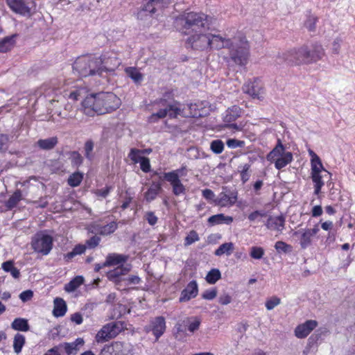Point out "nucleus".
Masks as SVG:
<instances>
[{"instance_id": "nucleus-1", "label": "nucleus", "mask_w": 355, "mask_h": 355, "mask_svg": "<svg viewBox=\"0 0 355 355\" xmlns=\"http://www.w3.org/2000/svg\"><path fill=\"white\" fill-rule=\"evenodd\" d=\"M120 105V99L112 92L91 94L82 103L85 114L89 116L94 113L104 114L112 112Z\"/></svg>"}, {"instance_id": "nucleus-2", "label": "nucleus", "mask_w": 355, "mask_h": 355, "mask_svg": "<svg viewBox=\"0 0 355 355\" xmlns=\"http://www.w3.org/2000/svg\"><path fill=\"white\" fill-rule=\"evenodd\" d=\"M175 23L179 31L184 35L201 32L202 28H209L207 15L202 12L184 13L178 17Z\"/></svg>"}, {"instance_id": "nucleus-3", "label": "nucleus", "mask_w": 355, "mask_h": 355, "mask_svg": "<svg viewBox=\"0 0 355 355\" xmlns=\"http://www.w3.org/2000/svg\"><path fill=\"white\" fill-rule=\"evenodd\" d=\"M73 73L80 77L102 76V61L94 55L78 57L72 65Z\"/></svg>"}, {"instance_id": "nucleus-4", "label": "nucleus", "mask_w": 355, "mask_h": 355, "mask_svg": "<svg viewBox=\"0 0 355 355\" xmlns=\"http://www.w3.org/2000/svg\"><path fill=\"white\" fill-rule=\"evenodd\" d=\"M235 37L236 43L229 49L230 58L228 62H232L234 64L241 67L245 66L250 56V46L246 37L242 33H239L238 36Z\"/></svg>"}, {"instance_id": "nucleus-5", "label": "nucleus", "mask_w": 355, "mask_h": 355, "mask_svg": "<svg viewBox=\"0 0 355 355\" xmlns=\"http://www.w3.org/2000/svg\"><path fill=\"white\" fill-rule=\"evenodd\" d=\"M306 46L298 49H292L282 53H279L276 62L277 64H286L288 65L307 64L306 59Z\"/></svg>"}, {"instance_id": "nucleus-6", "label": "nucleus", "mask_w": 355, "mask_h": 355, "mask_svg": "<svg viewBox=\"0 0 355 355\" xmlns=\"http://www.w3.org/2000/svg\"><path fill=\"white\" fill-rule=\"evenodd\" d=\"M159 103L164 108H160L157 112L153 113L149 118L150 122L154 123L157 121V119H164L167 115L170 118H175L178 115L181 114L180 105L178 101L161 98Z\"/></svg>"}, {"instance_id": "nucleus-7", "label": "nucleus", "mask_w": 355, "mask_h": 355, "mask_svg": "<svg viewBox=\"0 0 355 355\" xmlns=\"http://www.w3.org/2000/svg\"><path fill=\"white\" fill-rule=\"evenodd\" d=\"M31 246L35 252L47 255L53 247V238L43 233H37L32 239Z\"/></svg>"}, {"instance_id": "nucleus-8", "label": "nucleus", "mask_w": 355, "mask_h": 355, "mask_svg": "<svg viewBox=\"0 0 355 355\" xmlns=\"http://www.w3.org/2000/svg\"><path fill=\"white\" fill-rule=\"evenodd\" d=\"M180 171V170H176L168 173H164L163 176H159V180H165L170 182L172 187L173 193L176 196L185 194L186 193V188L179 178Z\"/></svg>"}, {"instance_id": "nucleus-9", "label": "nucleus", "mask_w": 355, "mask_h": 355, "mask_svg": "<svg viewBox=\"0 0 355 355\" xmlns=\"http://www.w3.org/2000/svg\"><path fill=\"white\" fill-rule=\"evenodd\" d=\"M311 175L312 181L314 183V193L318 195L324 184L322 179L327 176H331V173L323 167L322 164L320 165V167L318 165L313 164L311 166Z\"/></svg>"}, {"instance_id": "nucleus-10", "label": "nucleus", "mask_w": 355, "mask_h": 355, "mask_svg": "<svg viewBox=\"0 0 355 355\" xmlns=\"http://www.w3.org/2000/svg\"><path fill=\"white\" fill-rule=\"evenodd\" d=\"M190 35L186 41L188 47L198 51L209 49V33L203 34L201 32H198Z\"/></svg>"}, {"instance_id": "nucleus-11", "label": "nucleus", "mask_w": 355, "mask_h": 355, "mask_svg": "<svg viewBox=\"0 0 355 355\" xmlns=\"http://www.w3.org/2000/svg\"><path fill=\"white\" fill-rule=\"evenodd\" d=\"M171 2V0H148L141 6L137 13V17L141 18L145 13H148L150 15L155 14L166 7Z\"/></svg>"}, {"instance_id": "nucleus-12", "label": "nucleus", "mask_w": 355, "mask_h": 355, "mask_svg": "<svg viewBox=\"0 0 355 355\" xmlns=\"http://www.w3.org/2000/svg\"><path fill=\"white\" fill-rule=\"evenodd\" d=\"M121 331V327L115 323L110 322L103 326L97 333L96 340L98 343L107 341L116 337Z\"/></svg>"}, {"instance_id": "nucleus-13", "label": "nucleus", "mask_w": 355, "mask_h": 355, "mask_svg": "<svg viewBox=\"0 0 355 355\" xmlns=\"http://www.w3.org/2000/svg\"><path fill=\"white\" fill-rule=\"evenodd\" d=\"M236 43V37L232 39L223 37L219 35L209 33V49H222L224 48L230 49Z\"/></svg>"}, {"instance_id": "nucleus-14", "label": "nucleus", "mask_w": 355, "mask_h": 355, "mask_svg": "<svg viewBox=\"0 0 355 355\" xmlns=\"http://www.w3.org/2000/svg\"><path fill=\"white\" fill-rule=\"evenodd\" d=\"M166 328L165 318L163 316H157L150 320L149 326L146 327V331H152L155 340L157 341L164 334Z\"/></svg>"}, {"instance_id": "nucleus-15", "label": "nucleus", "mask_w": 355, "mask_h": 355, "mask_svg": "<svg viewBox=\"0 0 355 355\" xmlns=\"http://www.w3.org/2000/svg\"><path fill=\"white\" fill-rule=\"evenodd\" d=\"M242 109L237 105H233L226 110V114L224 116V122L230 124L227 127L236 130H240L241 128L236 123H233L239 117L241 116Z\"/></svg>"}, {"instance_id": "nucleus-16", "label": "nucleus", "mask_w": 355, "mask_h": 355, "mask_svg": "<svg viewBox=\"0 0 355 355\" xmlns=\"http://www.w3.org/2000/svg\"><path fill=\"white\" fill-rule=\"evenodd\" d=\"M102 61V73L107 71H114L121 62L114 52L106 53L100 56Z\"/></svg>"}, {"instance_id": "nucleus-17", "label": "nucleus", "mask_w": 355, "mask_h": 355, "mask_svg": "<svg viewBox=\"0 0 355 355\" xmlns=\"http://www.w3.org/2000/svg\"><path fill=\"white\" fill-rule=\"evenodd\" d=\"M243 91L252 98H260L263 94V86L259 78L249 81L243 86Z\"/></svg>"}, {"instance_id": "nucleus-18", "label": "nucleus", "mask_w": 355, "mask_h": 355, "mask_svg": "<svg viewBox=\"0 0 355 355\" xmlns=\"http://www.w3.org/2000/svg\"><path fill=\"white\" fill-rule=\"evenodd\" d=\"M306 51L305 55L307 64L317 62L322 59L324 55L322 46L318 43L313 44L311 48L306 46Z\"/></svg>"}, {"instance_id": "nucleus-19", "label": "nucleus", "mask_w": 355, "mask_h": 355, "mask_svg": "<svg viewBox=\"0 0 355 355\" xmlns=\"http://www.w3.org/2000/svg\"><path fill=\"white\" fill-rule=\"evenodd\" d=\"M237 200V192L236 191H222L214 200V203L220 207H227L233 205Z\"/></svg>"}, {"instance_id": "nucleus-20", "label": "nucleus", "mask_w": 355, "mask_h": 355, "mask_svg": "<svg viewBox=\"0 0 355 355\" xmlns=\"http://www.w3.org/2000/svg\"><path fill=\"white\" fill-rule=\"evenodd\" d=\"M318 324L316 320H306L305 322L296 327L295 336L298 338H304L318 326Z\"/></svg>"}, {"instance_id": "nucleus-21", "label": "nucleus", "mask_w": 355, "mask_h": 355, "mask_svg": "<svg viewBox=\"0 0 355 355\" xmlns=\"http://www.w3.org/2000/svg\"><path fill=\"white\" fill-rule=\"evenodd\" d=\"M88 90L86 87L84 86L82 82H78L73 88L69 92L68 98L73 101H76L83 98V101L86 98Z\"/></svg>"}, {"instance_id": "nucleus-22", "label": "nucleus", "mask_w": 355, "mask_h": 355, "mask_svg": "<svg viewBox=\"0 0 355 355\" xmlns=\"http://www.w3.org/2000/svg\"><path fill=\"white\" fill-rule=\"evenodd\" d=\"M198 293V288L196 281L190 282L187 287L181 292L180 302H187L194 298Z\"/></svg>"}, {"instance_id": "nucleus-23", "label": "nucleus", "mask_w": 355, "mask_h": 355, "mask_svg": "<svg viewBox=\"0 0 355 355\" xmlns=\"http://www.w3.org/2000/svg\"><path fill=\"white\" fill-rule=\"evenodd\" d=\"M268 229L282 232L285 227V218L280 215L278 216H270L266 223Z\"/></svg>"}, {"instance_id": "nucleus-24", "label": "nucleus", "mask_w": 355, "mask_h": 355, "mask_svg": "<svg viewBox=\"0 0 355 355\" xmlns=\"http://www.w3.org/2000/svg\"><path fill=\"white\" fill-rule=\"evenodd\" d=\"M83 344V339L78 338L74 342L64 343L59 345L58 347H60V351L63 349L67 355H75L79 351V347Z\"/></svg>"}, {"instance_id": "nucleus-25", "label": "nucleus", "mask_w": 355, "mask_h": 355, "mask_svg": "<svg viewBox=\"0 0 355 355\" xmlns=\"http://www.w3.org/2000/svg\"><path fill=\"white\" fill-rule=\"evenodd\" d=\"M9 8L15 12L25 15L30 12V9L24 0H6Z\"/></svg>"}, {"instance_id": "nucleus-26", "label": "nucleus", "mask_w": 355, "mask_h": 355, "mask_svg": "<svg viewBox=\"0 0 355 355\" xmlns=\"http://www.w3.org/2000/svg\"><path fill=\"white\" fill-rule=\"evenodd\" d=\"M130 270V266H123L116 267L114 270H110L107 273V278L113 282H118L122 279V277L126 275Z\"/></svg>"}, {"instance_id": "nucleus-27", "label": "nucleus", "mask_w": 355, "mask_h": 355, "mask_svg": "<svg viewBox=\"0 0 355 355\" xmlns=\"http://www.w3.org/2000/svg\"><path fill=\"white\" fill-rule=\"evenodd\" d=\"M128 257L123 254L116 253L109 254L104 262V266H114L118 265L123 266V263L127 261Z\"/></svg>"}, {"instance_id": "nucleus-28", "label": "nucleus", "mask_w": 355, "mask_h": 355, "mask_svg": "<svg viewBox=\"0 0 355 355\" xmlns=\"http://www.w3.org/2000/svg\"><path fill=\"white\" fill-rule=\"evenodd\" d=\"M162 190V184L159 182L153 181L147 191L144 193V198L146 201L150 202L156 198L157 196Z\"/></svg>"}, {"instance_id": "nucleus-29", "label": "nucleus", "mask_w": 355, "mask_h": 355, "mask_svg": "<svg viewBox=\"0 0 355 355\" xmlns=\"http://www.w3.org/2000/svg\"><path fill=\"white\" fill-rule=\"evenodd\" d=\"M17 34H13L10 36L5 37L0 41V53H6L10 51L16 43Z\"/></svg>"}, {"instance_id": "nucleus-30", "label": "nucleus", "mask_w": 355, "mask_h": 355, "mask_svg": "<svg viewBox=\"0 0 355 355\" xmlns=\"http://www.w3.org/2000/svg\"><path fill=\"white\" fill-rule=\"evenodd\" d=\"M142 150L135 149V164L139 163L140 168L144 172H149L150 171V160L148 158L140 156V153Z\"/></svg>"}, {"instance_id": "nucleus-31", "label": "nucleus", "mask_w": 355, "mask_h": 355, "mask_svg": "<svg viewBox=\"0 0 355 355\" xmlns=\"http://www.w3.org/2000/svg\"><path fill=\"white\" fill-rule=\"evenodd\" d=\"M233 221V218L229 216H225L223 214L213 215L208 218V223L211 225L218 224H230Z\"/></svg>"}, {"instance_id": "nucleus-32", "label": "nucleus", "mask_w": 355, "mask_h": 355, "mask_svg": "<svg viewBox=\"0 0 355 355\" xmlns=\"http://www.w3.org/2000/svg\"><path fill=\"white\" fill-rule=\"evenodd\" d=\"M67 312V304L64 300L57 297L54 300L53 313L55 317H62Z\"/></svg>"}, {"instance_id": "nucleus-33", "label": "nucleus", "mask_w": 355, "mask_h": 355, "mask_svg": "<svg viewBox=\"0 0 355 355\" xmlns=\"http://www.w3.org/2000/svg\"><path fill=\"white\" fill-rule=\"evenodd\" d=\"M58 142L57 137H52L46 139H40L37 141V144L40 148L49 150L53 149Z\"/></svg>"}, {"instance_id": "nucleus-34", "label": "nucleus", "mask_w": 355, "mask_h": 355, "mask_svg": "<svg viewBox=\"0 0 355 355\" xmlns=\"http://www.w3.org/2000/svg\"><path fill=\"white\" fill-rule=\"evenodd\" d=\"M11 328L16 331H28L30 329V325L28 320L22 318H17L11 323Z\"/></svg>"}, {"instance_id": "nucleus-35", "label": "nucleus", "mask_w": 355, "mask_h": 355, "mask_svg": "<svg viewBox=\"0 0 355 355\" xmlns=\"http://www.w3.org/2000/svg\"><path fill=\"white\" fill-rule=\"evenodd\" d=\"M275 160V168L280 170L292 162L293 154L291 152H286L283 156L277 157Z\"/></svg>"}, {"instance_id": "nucleus-36", "label": "nucleus", "mask_w": 355, "mask_h": 355, "mask_svg": "<svg viewBox=\"0 0 355 355\" xmlns=\"http://www.w3.org/2000/svg\"><path fill=\"white\" fill-rule=\"evenodd\" d=\"M286 152H284V147L281 141V139H278L276 146L273 148L272 151L269 153V154L267 156V159L272 162L275 160L276 158L283 156V155Z\"/></svg>"}, {"instance_id": "nucleus-37", "label": "nucleus", "mask_w": 355, "mask_h": 355, "mask_svg": "<svg viewBox=\"0 0 355 355\" xmlns=\"http://www.w3.org/2000/svg\"><path fill=\"white\" fill-rule=\"evenodd\" d=\"M234 249V246L233 243H225L220 245L218 248L216 250L214 254L216 256H222L225 254L229 256L233 252Z\"/></svg>"}, {"instance_id": "nucleus-38", "label": "nucleus", "mask_w": 355, "mask_h": 355, "mask_svg": "<svg viewBox=\"0 0 355 355\" xmlns=\"http://www.w3.org/2000/svg\"><path fill=\"white\" fill-rule=\"evenodd\" d=\"M25 343L26 338L24 335L19 333L15 335L13 339V349L17 354H19L21 352Z\"/></svg>"}, {"instance_id": "nucleus-39", "label": "nucleus", "mask_w": 355, "mask_h": 355, "mask_svg": "<svg viewBox=\"0 0 355 355\" xmlns=\"http://www.w3.org/2000/svg\"><path fill=\"white\" fill-rule=\"evenodd\" d=\"M22 199L21 191L17 189L6 202V207L8 209H12L16 207L17 203Z\"/></svg>"}, {"instance_id": "nucleus-40", "label": "nucleus", "mask_w": 355, "mask_h": 355, "mask_svg": "<svg viewBox=\"0 0 355 355\" xmlns=\"http://www.w3.org/2000/svg\"><path fill=\"white\" fill-rule=\"evenodd\" d=\"M2 269L7 272H10L11 275L15 278L18 279L20 276L19 270L14 266V263L12 261H7L2 263L1 265Z\"/></svg>"}, {"instance_id": "nucleus-41", "label": "nucleus", "mask_w": 355, "mask_h": 355, "mask_svg": "<svg viewBox=\"0 0 355 355\" xmlns=\"http://www.w3.org/2000/svg\"><path fill=\"white\" fill-rule=\"evenodd\" d=\"M84 174L76 171L69 175L67 180L68 184L71 187H76L80 184L83 180Z\"/></svg>"}, {"instance_id": "nucleus-42", "label": "nucleus", "mask_w": 355, "mask_h": 355, "mask_svg": "<svg viewBox=\"0 0 355 355\" xmlns=\"http://www.w3.org/2000/svg\"><path fill=\"white\" fill-rule=\"evenodd\" d=\"M83 282L84 279L82 276H77L65 285L64 289L67 292H73L83 284Z\"/></svg>"}, {"instance_id": "nucleus-43", "label": "nucleus", "mask_w": 355, "mask_h": 355, "mask_svg": "<svg viewBox=\"0 0 355 355\" xmlns=\"http://www.w3.org/2000/svg\"><path fill=\"white\" fill-rule=\"evenodd\" d=\"M86 250V247L84 245H76L71 252H68L64 256L66 261L69 262L75 256L83 254Z\"/></svg>"}, {"instance_id": "nucleus-44", "label": "nucleus", "mask_w": 355, "mask_h": 355, "mask_svg": "<svg viewBox=\"0 0 355 355\" xmlns=\"http://www.w3.org/2000/svg\"><path fill=\"white\" fill-rule=\"evenodd\" d=\"M200 322V320L197 318H187L186 320H183L184 325H187L189 331L192 333L195 332L199 329Z\"/></svg>"}, {"instance_id": "nucleus-45", "label": "nucleus", "mask_w": 355, "mask_h": 355, "mask_svg": "<svg viewBox=\"0 0 355 355\" xmlns=\"http://www.w3.org/2000/svg\"><path fill=\"white\" fill-rule=\"evenodd\" d=\"M251 165L250 164H245L244 165L239 166V171L241 175V180L243 183L248 182L250 177V169Z\"/></svg>"}, {"instance_id": "nucleus-46", "label": "nucleus", "mask_w": 355, "mask_h": 355, "mask_svg": "<svg viewBox=\"0 0 355 355\" xmlns=\"http://www.w3.org/2000/svg\"><path fill=\"white\" fill-rule=\"evenodd\" d=\"M221 278V274L218 269H211L206 276V281L211 284H215L218 279Z\"/></svg>"}, {"instance_id": "nucleus-47", "label": "nucleus", "mask_w": 355, "mask_h": 355, "mask_svg": "<svg viewBox=\"0 0 355 355\" xmlns=\"http://www.w3.org/2000/svg\"><path fill=\"white\" fill-rule=\"evenodd\" d=\"M312 236L305 230L302 234L300 239V244L302 249H306L311 245Z\"/></svg>"}, {"instance_id": "nucleus-48", "label": "nucleus", "mask_w": 355, "mask_h": 355, "mask_svg": "<svg viewBox=\"0 0 355 355\" xmlns=\"http://www.w3.org/2000/svg\"><path fill=\"white\" fill-rule=\"evenodd\" d=\"M224 143L220 139L213 140L210 143V149L215 154H220L224 150Z\"/></svg>"}, {"instance_id": "nucleus-49", "label": "nucleus", "mask_w": 355, "mask_h": 355, "mask_svg": "<svg viewBox=\"0 0 355 355\" xmlns=\"http://www.w3.org/2000/svg\"><path fill=\"white\" fill-rule=\"evenodd\" d=\"M117 228V225L115 222H111L100 227L99 233L103 235H107L113 233Z\"/></svg>"}, {"instance_id": "nucleus-50", "label": "nucleus", "mask_w": 355, "mask_h": 355, "mask_svg": "<svg viewBox=\"0 0 355 355\" xmlns=\"http://www.w3.org/2000/svg\"><path fill=\"white\" fill-rule=\"evenodd\" d=\"M275 248L278 252L289 253L292 251V246L286 243L279 241L275 244Z\"/></svg>"}, {"instance_id": "nucleus-51", "label": "nucleus", "mask_w": 355, "mask_h": 355, "mask_svg": "<svg viewBox=\"0 0 355 355\" xmlns=\"http://www.w3.org/2000/svg\"><path fill=\"white\" fill-rule=\"evenodd\" d=\"M199 239L198 233L195 230H191L184 239V245H190L194 242L199 241Z\"/></svg>"}, {"instance_id": "nucleus-52", "label": "nucleus", "mask_w": 355, "mask_h": 355, "mask_svg": "<svg viewBox=\"0 0 355 355\" xmlns=\"http://www.w3.org/2000/svg\"><path fill=\"white\" fill-rule=\"evenodd\" d=\"M70 159L73 166L78 167L83 163V157L77 151H73L70 153Z\"/></svg>"}, {"instance_id": "nucleus-53", "label": "nucleus", "mask_w": 355, "mask_h": 355, "mask_svg": "<svg viewBox=\"0 0 355 355\" xmlns=\"http://www.w3.org/2000/svg\"><path fill=\"white\" fill-rule=\"evenodd\" d=\"M264 254V250L261 247H252L250 248V255L252 258L255 259H260Z\"/></svg>"}, {"instance_id": "nucleus-54", "label": "nucleus", "mask_w": 355, "mask_h": 355, "mask_svg": "<svg viewBox=\"0 0 355 355\" xmlns=\"http://www.w3.org/2000/svg\"><path fill=\"white\" fill-rule=\"evenodd\" d=\"M93 149H94L93 141L91 140L87 141L85 144V147H84L85 156L89 160H91L93 157V156L92 155V152Z\"/></svg>"}, {"instance_id": "nucleus-55", "label": "nucleus", "mask_w": 355, "mask_h": 355, "mask_svg": "<svg viewBox=\"0 0 355 355\" xmlns=\"http://www.w3.org/2000/svg\"><path fill=\"white\" fill-rule=\"evenodd\" d=\"M281 302L280 298L275 296L268 299L266 302V307L268 310L273 309L276 306L279 305Z\"/></svg>"}, {"instance_id": "nucleus-56", "label": "nucleus", "mask_w": 355, "mask_h": 355, "mask_svg": "<svg viewBox=\"0 0 355 355\" xmlns=\"http://www.w3.org/2000/svg\"><path fill=\"white\" fill-rule=\"evenodd\" d=\"M217 295L216 288L206 290L202 295V297L205 300H211Z\"/></svg>"}, {"instance_id": "nucleus-57", "label": "nucleus", "mask_w": 355, "mask_h": 355, "mask_svg": "<svg viewBox=\"0 0 355 355\" xmlns=\"http://www.w3.org/2000/svg\"><path fill=\"white\" fill-rule=\"evenodd\" d=\"M111 189H112L111 187L107 186L103 189H96L94 191V193L98 197H101L103 198H105L110 193Z\"/></svg>"}, {"instance_id": "nucleus-58", "label": "nucleus", "mask_w": 355, "mask_h": 355, "mask_svg": "<svg viewBox=\"0 0 355 355\" xmlns=\"http://www.w3.org/2000/svg\"><path fill=\"white\" fill-rule=\"evenodd\" d=\"M227 145L230 148H236L238 147H243L244 142L236 139H229L227 141Z\"/></svg>"}, {"instance_id": "nucleus-59", "label": "nucleus", "mask_w": 355, "mask_h": 355, "mask_svg": "<svg viewBox=\"0 0 355 355\" xmlns=\"http://www.w3.org/2000/svg\"><path fill=\"white\" fill-rule=\"evenodd\" d=\"M144 218L148 221L150 225H154L157 222V217L153 211H148L144 216Z\"/></svg>"}, {"instance_id": "nucleus-60", "label": "nucleus", "mask_w": 355, "mask_h": 355, "mask_svg": "<svg viewBox=\"0 0 355 355\" xmlns=\"http://www.w3.org/2000/svg\"><path fill=\"white\" fill-rule=\"evenodd\" d=\"M33 296V292L31 290H26L21 292L19 295L20 300L25 302L31 300Z\"/></svg>"}, {"instance_id": "nucleus-61", "label": "nucleus", "mask_w": 355, "mask_h": 355, "mask_svg": "<svg viewBox=\"0 0 355 355\" xmlns=\"http://www.w3.org/2000/svg\"><path fill=\"white\" fill-rule=\"evenodd\" d=\"M8 137L6 135L0 134V151H6L8 148Z\"/></svg>"}, {"instance_id": "nucleus-62", "label": "nucleus", "mask_w": 355, "mask_h": 355, "mask_svg": "<svg viewBox=\"0 0 355 355\" xmlns=\"http://www.w3.org/2000/svg\"><path fill=\"white\" fill-rule=\"evenodd\" d=\"M317 18L315 17H309V19L305 22L306 27L310 31H313L315 28V23L317 21Z\"/></svg>"}, {"instance_id": "nucleus-63", "label": "nucleus", "mask_w": 355, "mask_h": 355, "mask_svg": "<svg viewBox=\"0 0 355 355\" xmlns=\"http://www.w3.org/2000/svg\"><path fill=\"white\" fill-rule=\"evenodd\" d=\"M309 153L311 157V166H313V164H315L320 167V165L322 164L320 158L312 150H309Z\"/></svg>"}, {"instance_id": "nucleus-64", "label": "nucleus", "mask_w": 355, "mask_h": 355, "mask_svg": "<svg viewBox=\"0 0 355 355\" xmlns=\"http://www.w3.org/2000/svg\"><path fill=\"white\" fill-rule=\"evenodd\" d=\"M99 242L100 238L96 236H94L87 241V245H88L89 248H93L96 247L98 245Z\"/></svg>"}]
</instances>
